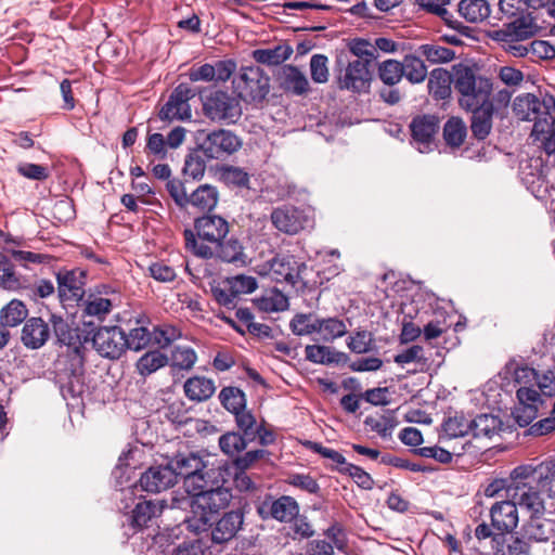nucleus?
<instances>
[{"instance_id": "f257e3e1", "label": "nucleus", "mask_w": 555, "mask_h": 555, "mask_svg": "<svg viewBox=\"0 0 555 555\" xmlns=\"http://www.w3.org/2000/svg\"><path fill=\"white\" fill-rule=\"evenodd\" d=\"M51 321L55 344L68 347L67 353L59 357L55 362L57 377L63 383L62 389H66L75 396L82 392L85 373V357L79 328L64 317H53Z\"/></svg>"}, {"instance_id": "f03ea898", "label": "nucleus", "mask_w": 555, "mask_h": 555, "mask_svg": "<svg viewBox=\"0 0 555 555\" xmlns=\"http://www.w3.org/2000/svg\"><path fill=\"white\" fill-rule=\"evenodd\" d=\"M453 85L459 93V105L463 109L495 104L493 80L480 74L478 68L463 64L453 65Z\"/></svg>"}, {"instance_id": "7ed1b4c3", "label": "nucleus", "mask_w": 555, "mask_h": 555, "mask_svg": "<svg viewBox=\"0 0 555 555\" xmlns=\"http://www.w3.org/2000/svg\"><path fill=\"white\" fill-rule=\"evenodd\" d=\"M230 499L231 493L229 490L219 486H212L201 495L188 499V504L194 508L195 514H197V509H201L198 517L194 516L188 520V528L196 533L208 530L212 526L214 515L221 508H224L229 504Z\"/></svg>"}, {"instance_id": "20e7f679", "label": "nucleus", "mask_w": 555, "mask_h": 555, "mask_svg": "<svg viewBox=\"0 0 555 555\" xmlns=\"http://www.w3.org/2000/svg\"><path fill=\"white\" fill-rule=\"evenodd\" d=\"M230 232L229 221L215 214H205L201 217L195 218L194 229H185L183 231L184 247L185 249L197 257L196 248H194L190 242L193 240L197 245H216L222 238H225Z\"/></svg>"}, {"instance_id": "39448f33", "label": "nucleus", "mask_w": 555, "mask_h": 555, "mask_svg": "<svg viewBox=\"0 0 555 555\" xmlns=\"http://www.w3.org/2000/svg\"><path fill=\"white\" fill-rule=\"evenodd\" d=\"M535 30L534 17L527 15L505 24L501 29L492 30L490 37L494 41L506 44L504 46L505 51L513 56L524 57L530 55L529 44L525 46L519 41L531 38Z\"/></svg>"}, {"instance_id": "423d86ee", "label": "nucleus", "mask_w": 555, "mask_h": 555, "mask_svg": "<svg viewBox=\"0 0 555 555\" xmlns=\"http://www.w3.org/2000/svg\"><path fill=\"white\" fill-rule=\"evenodd\" d=\"M555 106V101L551 96L548 101L544 100L543 103L539 98L532 93H525L516 96L513 103V112L520 120H534L532 128V135L543 142L545 137H548V127L551 126L554 117L550 113H545L544 118H540L541 108L548 109Z\"/></svg>"}, {"instance_id": "0eeeda50", "label": "nucleus", "mask_w": 555, "mask_h": 555, "mask_svg": "<svg viewBox=\"0 0 555 555\" xmlns=\"http://www.w3.org/2000/svg\"><path fill=\"white\" fill-rule=\"evenodd\" d=\"M370 67L362 60H350L347 55H339L334 68L338 89L353 93L367 92L372 82Z\"/></svg>"}, {"instance_id": "6e6552de", "label": "nucleus", "mask_w": 555, "mask_h": 555, "mask_svg": "<svg viewBox=\"0 0 555 555\" xmlns=\"http://www.w3.org/2000/svg\"><path fill=\"white\" fill-rule=\"evenodd\" d=\"M203 114L214 122L235 124L242 116L240 100L228 91L214 90L207 95L201 93Z\"/></svg>"}, {"instance_id": "1a4fd4ad", "label": "nucleus", "mask_w": 555, "mask_h": 555, "mask_svg": "<svg viewBox=\"0 0 555 555\" xmlns=\"http://www.w3.org/2000/svg\"><path fill=\"white\" fill-rule=\"evenodd\" d=\"M543 492L529 479L516 477L515 468L511 472L507 498L515 506L529 515L545 514Z\"/></svg>"}, {"instance_id": "9d476101", "label": "nucleus", "mask_w": 555, "mask_h": 555, "mask_svg": "<svg viewBox=\"0 0 555 555\" xmlns=\"http://www.w3.org/2000/svg\"><path fill=\"white\" fill-rule=\"evenodd\" d=\"M237 96L246 103H261L270 92V78L258 66L243 67L233 80Z\"/></svg>"}, {"instance_id": "9b49d317", "label": "nucleus", "mask_w": 555, "mask_h": 555, "mask_svg": "<svg viewBox=\"0 0 555 555\" xmlns=\"http://www.w3.org/2000/svg\"><path fill=\"white\" fill-rule=\"evenodd\" d=\"M513 90L506 88L498 89L495 92V104H489L482 107L465 109L472 113L470 131L478 141L486 140L491 133L493 126V116L505 111L512 100Z\"/></svg>"}, {"instance_id": "f8f14e48", "label": "nucleus", "mask_w": 555, "mask_h": 555, "mask_svg": "<svg viewBox=\"0 0 555 555\" xmlns=\"http://www.w3.org/2000/svg\"><path fill=\"white\" fill-rule=\"evenodd\" d=\"M197 146L207 159L224 160L241 149L242 141L230 130L217 129L199 134Z\"/></svg>"}, {"instance_id": "ddd939ff", "label": "nucleus", "mask_w": 555, "mask_h": 555, "mask_svg": "<svg viewBox=\"0 0 555 555\" xmlns=\"http://www.w3.org/2000/svg\"><path fill=\"white\" fill-rule=\"evenodd\" d=\"M190 242L192 246L196 248L198 258L207 260L217 259L235 266H245L247 263L248 256L245 253L243 243L237 237H225L216 245L209 246L197 245L193 238L190 240Z\"/></svg>"}, {"instance_id": "4468645a", "label": "nucleus", "mask_w": 555, "mask_h": 555, "mask_svg": "<svg viewBox=\"0 0 555 555\" xmlns=\"http://www.w3.org/2000/svg\"><path fill=\"white\" fill-rule=\"evenodd\" d=\"M466 421L467 429L459 433L453 430V438L464 436L469 433L476 438L485 437L492 439L494 436H501L503 433L512 431L517 424L519 427H527L533 418H461Z\"/></svg>"}, {"instance_id": "2eb2a0df", "label": "nucleus", "mask_w": 555, "mask_h": 555, "mask_svg": "<svg viewBox=\"0 0 555 555\" xmlns=\"http://www.w3.org/2000/svg\"><path fill=\"white\" fill-rule=\"evenodd\" d=\"M270 221L281 233L296 235L310 227L312 219L306 209L284 204L272 209Z\"/></svg>"}, {"instance_id": "dca6fc26", "label": "nucleus", "mask_w": 555, "mask_h": 555, "mask_svg": "<svg viewBox=\"0 0 555 555\" xmlns=\"http://www.w3.org/2000/svg\"><path fill=\"white\" fill-rule=\"evenodd\" d=\"M198 91L188 83H179L170 93L167 102L160 107L158 118L163 121L189 120L192 117L190 100Z\"/></svg>"}, {"instance_id": "f3484780", "label": "nucleus", "mask_w": 555, "mask_h": 555, "mask_svg": "<svg viewBox=\"0 0 555 555\" xmlns=\"http://www.w3.org/2000/svg\"><path fill=\"white\" fill-rule=\"evenodd\" d=\"M92 346L102 358L118 360L127 350L126 332L117 325L101 326L93 333Z\"/></svg>"}, {"instance_id": "a211bd4d", "label": "nucleus", "mask_w": 555, "mask_h": 555, "mask_svg": "<svg viewBox=\"0 0 555 555\" xmlns=\"http://www.w3.org/2000/svg\"><path fill=\"white\" fill-rule=\"evenodd\" d=\"M516 477L531 480L550 499H555V457L538 465L524 464L515 467Z\"/></svg>"}, {"instance_id": "6ab92c4d", "label": "nucleus", "mask_w": 555, "mask_h": 555, "mask_svg": "<svg viewBox=\"0 0 555 555\" xmlns=\"http://www.w3.org/2000/svg\"><path fill=\"white\" fill-rule=\"evenodd\" d=\"M87 272L81 269H62L56 273L57 296L61 302H79L85 297Z\"/></svg>"}, {"instance_id": "aec40b11", "label": "nucleus", "mask_w": 555, "mask_h": 555, "mask_svg": "<svg viewBox=\"0 0 555 555\" xmlns=\"http://www.w3.org/2000/svg\"><path fill=\"white\" fill-rule=\"evenodd\" d=\"M53 317L63 315L50 312L47 321L41 317H31L25 321L21 333V341L27 349H40L49 341L52 335L54 336L51 321Z\"/></svg>"}, {"instance_id": "412c9836", "label": "nucleus", "mask_w": 555, "mask_h": 555, "mask_svg": "<svg viewBox=\"0 0 555 555\" xmlns=\"http://www.w3.org/2000/svg\"><path fill=\"white\" fill-rule=\"evenodd\" d=\"M307 266L293 255H276L269 261V276L276 283L296 286L301 282V272Z\"/></svg>"}, {"instance_id": "4be33fe9", "label": "nucleus", "mask_w": 555, "mask_h": 555, "mask_svg": "<svg viewBox=\"0 0 555 555\" xmlns=\"http://www.w3.org/2000/svg\"><path fill=\"white\" fill-rule=\"evenodd\" d=\"M440 129V119L436 115L423 114L413 117L410 124L411 135L421 153L429 152Z\"/></svg>"}, {"instance_id": "5701e85b", "label": "nucleus", "mask_w": 555, "mask_h": 555, "mask_svg": "<svg viewBox=\"0 0 555 555\" xmlns=\"http://www.w3.org/2000/svg\"><path fill=\"white\" fill-rule=\"evenodd\" d=\"M258 514L262 519L272 518L280 522H291L298 516L299 505L289 495H282L275 500L270 498L258 506Z\"/></svg>"}, {"instance_id": "b1692460", "label": "nucleus", "mask_w": 555, "mask_h": 555, "mask_svg": "<svg viewBox=\"0 0 555 555\" xmlns=\"http://www.w3.org/2000/svg\"><path fill=\"white\" fill-rule=\"evenodd\" d=\"M176 485V474L169 465L151 466L139 479L141 490L152 493L165 491Z\"/></svg>"}, {"instance_id": "393cba45", "label": "nucleus", "mask_w": 555, "mask_h": 555, "mask_svg": "<svg viewBox=\"0 0 555 555\" xmlns=\"http://www.w3.org/2000/svg\"><path fill=\"white\" fill-rule=\"evenodd\" d=\"M490 520L496 532L513 533L519 522L518 509L509 498L495 502L490 508Z\"/></svg>"}, {"instance_id": "a878e982", "label": "nucleus", "mask_w": 555, "mask_h": 555, "mask_svg": "<svg viewBox=\"0 0 555 555\" xmlns=\"http://www.w3.org/2000/svg\"><path fill=\"white\" fill-rule=\"evenodd\" d=\"M165 505L159 501L145 500L137 503L131 514L127 516L128 526L138 532L152 526V522L160 516Z\"/></svg>"}, {"instance_id": "bb28decb", "label": "nucleus", "mask_w": 555, "mask_h": 555, "mask_svg": "<svg viewBox=\"0 0 555 555\" xmlns=\"http://www.w3.org/2000/svg\"><path fill=\"white\" fill-rule=\"evenodd\" d=\"M244 515L240 509L224 513V515L215 522L211 529V540L214 543L222 544L232 540L241 529Z\"/></svg>"}, {"instance_id": "cd10ccee", "label": "nucleus", "mask_w": 555, "mask_h": 555, "mask_svg": "<svg viewBox=\"0 0 555 555\" xmlns=\"http://www.w3.org/2000/svg\"><path fill=\"white\" fill-rule=\"evenodd\" d=\"M522 533L528 540L546 542L555 535V522L544 517V514L529 515L522 526Z\"/></svg>"}, {"instance_id": "c85d7f7f", "label": "nucleus", "mask_w": 555, "mask_h": 555, "mask_svg": "<svg viewBox=\"0 0 555 555\" xmlns=\"http://www.w3.org/2000/svg\"><path fill=\"white\" fill-rule=\"evenodd\" d=\"M492 551L494 555H531L529 543L512 533L496 532L492 539Z\"/></svg>"}, {"instance_id": "c756f323", "label": "nucleus", "mask_w": 555, "mask_h": 555, "mask_svg": "<svg viewBox=\"0 0 555 555\" xmlns=\"http://www.w3.org/2000/svg\"><path fill=\"white\" fill-rule=\"evenodd\" d=\"M305 357L312 363L325 365H345L350 361L347 353L321 345H307L305 348Z\"/></svg>"}, {"instance_id": "7c9ffc66", "label": "nucleus", "mask_w": 555, "mask_h": 555, "mask_svg": "<svg viewBox=\"0 0 555 555\" xmlns=\"http://www.w3.org/2000/svg\"><path fill=\"white\" fill-rule=\"evenodd\" d=\"M279 79L281 88L286 92L302 95L309 91V81L306 75L296 66H283Z\"/></svg>"}, {"instance_id": "2f4dec72", "label": "nucleus", "mask_w": 555, "mask_h": 555, "mask_svg": "<svg viewBox=\"0 0 555 555\" xmlns=\"http://www.w3.org/2000/svg\"><path fill=\"white\" fill-rule=\"evenodd\" d=\"M169 465L176 474V482L181 477L183 480L193 473L202 472L207 468L203 457L193 453H178L169 461Z\"/></svg>"}, {"instance_id": "473e14b6", "label": "nucleus", "mask_w": 555, "mask_h": 555, "mask_svg": "<svg viewBox=\"0 0 555 555\" xmlns=\"http://www.w3.org/2000/svg\"><path fill=\"white\" fill-rule=\"evenodd\" d=\"M27 278L16 273L14 262L3 251L0 255V286L8 291L22 292Z\"/></svg>"}, {"instance_id": "72a5a7b5", "label": "nucleus", "mask_w": 555, "mask_h": 555, "mask_svg": "<svg viewBox=\"0 0 555 555\" xmlns=\"http://www.w3.org/2000/svg\"><path fill=\"white\" fill-rule=\"evenodd\" d=\"M185 396L193 401H206L216 391V386L212 379L205 376H193L185 380L184 386Z\"/></svg>"}, {"instance_id": "f704fd0d", "label": "nucleus", "mask_w": 555, "mask_h": 555, "mask_svg": "<svg viewBox=\"0 0 555 555\" xmlns=\"http://www.w3.org/2000/svg\"><path fill=\"white\" fill-rule=\"evenodd\" d=\"M428 92L435 100H447L451 96V72L443 67L433 69L428 78Z\"/></svg>"}, {"instance_id": "c9c22d12", "label": "nucleus", "mask_w": 555, "mask_h": 555, "mask_svg": "<svg viewBox=\"0 0 555 555\" xmlns=\"http://www.w3.org/2000/svg\"><path fill=\"white\" fill-rule=\"evenodd\" d=\"M219 193L216 186L202 184L189 196V205L203 211H211L218 204Z\"/></svg>"}, {"instance_id": "e433bc0d", "label": "nucleus", "mask_w": 555, "mask_h": 555, "mask_svg": "<svg viewBox=\"0 0 555 555\" xmlns=\"http://www.w3.org/2000/svg\"><path fill=\"white\" fill-rule=\"evenodd\" d=\"M457 12L469 23H480L489 17L491 10L487 0H461Z\"/></svg>"}, {"instance_id": "4c0bfd02", "label": "nucleus", "mask_w": 555, "mask_h": 555, "mask_svg": "<svg viewBox=\"0 0 555 555\" xmlns=\"http://www.w3.org/2000/svg\"><path fill=\"white\" fill-rule=\"evenodd\" d=\"M293 53L288 44H278L270 49H257L253 51V57L257 63L266 65H280Z\"/></svg>"}, {"instance_id": "58836bf2", "label": "nucleus", "mask_w": 555, "mask_h": 555, "mask_svg": "<svg viewBox=\"0 0 555 555\" xmlns=\"http://www.w3.org/2000/svg\"><path fill=\"white\" fill-rule=\"evenodd\" d=\"M207 158L198 146L192 150L186 156L183 166V175L192 180L199 181L206 172Z\"/></svg>"}, {"instance_id": "ea45409f", "label": "nucleus", "mask_w": 555, "mask_h": 555, "mask_svg": "<svg viewBox=\"0 0 555 555\" xmlns=\"http://www.w3.org/2000/svg\"><path fill=\"white\" fill-rule=\"evenodd\" d=\"M127 349L140 351L153 341V334L145 326V319H135V326L126 334Z\"/></svg>"}, {"instance_id": "a19ab883", "label": "nucleus", "mask_w": 555, "mask_h": 555, "mask_svg": "<svg viewBox=\"0 0 555 555\" xmlns=\"http://www.w3.org/2000/svg\"><path fill=\"white\" fill-rule=\"evenodd\" d=\"M219 400L222 406L234 416H240L246 408L245 393L237 387L229 386L222 388L219 393Z\"/></svg>"}, {"instance_id": "79ce46f5", "label": "nucleus", "mask_w": 555, "mask_h": 555, "mask_svg": "<svg viewBox=\"0 0 555 555\" xmlns=\"http://www.w3.org/2000/svg\"><path fill=\"white\" fill-rule=\"evenodd\" d=\"M26 305L18 299H12L0 310V321L8 327H15L28 319Z\"/></svg>"}, {"instance_id": "37998d69", "label": "nucleus", "mask_w": 555, "mask_h": 555, "mask_svg": "<svg viewBox=\"0 0 555 555\" xmlns=\"http://www.w3.org/2000/svg\"><path fill=\"white\" fill-rule=\"evenodd\" d=\"M301 443L306 449L311 450V451L320 454L324 459L330 460L331 464H328V467L332 470L338 472L339 474H344L345 467L350 464L346 461L345 456L341 453H339L338 451H336L334 449L323 447L319 442L306 440Z\"/></svg>"}, {"instance_id": "c03bdc74", "label": "nucleus", "mask_w": 555, "mask_h": 555, "mask_svg": "<svg viewBox=\"0 0 555 555\" xmlns=\"http://www.w3.org/2000/svg\"><path fill=\"white\" fill-rule=\"evenodd\" d=\"M168 363V357L159 350L145 352L137 362V371L142 376H149Z\"/></svg>"}, {"instance_id": "a18cd8bd", "label": "nucleus", "mask_w": 555, "mask_h": 555, "mask_svg": "<svg viewBox=\"0 0 555 555\" xmlns=\"http://www.w3.org/2000/svg\"><path fill=\"white\" fill-rule=\"evenodd\" d=\"M318 333L324 341H333L347 333L345 322L338 318H318Z\"/></svg>"}, {"instance_id": "49530a36", "label": "nucleus", "mask_w": 555, "mask_h": 555, "mask_svg": "<svg viewBox=\"0 0 555 555\" xmlns=\"http://www.w3.org/2000/svg\"><path fill=\"white\" fill-rule=\"evenodd\" d=\"M402 62L397 60H386L378 64L377 74L378 78L388 87H393L401 81L404 75Z\"/></svg>"}, {"instance_id": "de8ad7c7", "label": "nucleus", "mask_w": 555, "mask_h": 555, "mask_svg": "<svg viewBox=\"0 0 555 555\" xmlns=\"http://www.w3.org/2000/svg\"><path fill=\"white\" fill-rule=\"evenodd\" d=\"M348 50L354 57L353 60H362L365 65L371 66L372 62L378 57L373 42L363 38H354L348 42Z\"/></svg>"}, {"instance_id": "09e8293b", "label": "nucleus", "mask_w": 555, "mask_h": 555, "mask_svg": "<svg viewBox=\"0 0 555 555\" xmlns=\"http://www.w3.org/2000/svg\"><path fill=\"white\" fill-rule=\"evenodd\" d=\"M22 293L37 301L52 296L55 293V287L53 282L47 279H37L34 282L27 279Z\"/></svg>"}, {"instance_id": "8fccbe9b", "label": "nucleus", "mask_w": 555, "mask_h": 555, "mask_svg": "<svg viewBox=\"0 0 555 555\" xmlns=\"http://www.w3.org/2000/svg\"><path fill=\"white\" fill-rule=\"evenodd\" d=\"M404 75L411 83H421L427 77V67L423 60L415 55H405L402 62Z\"/></svg>"}, {"instance_id": "3c124183", "label": "nucleus", "mask_w": 555, "mask_h": 555, "mask_svg": "<svg viewBox=\"0 0 555 555\" xmlns=\"http://www.w3.org/2000/svg\"><path fill=\"white\" fill-rule=\"evenodd\" d=\"M209 478L210 476L206 468L202 472L191 474L183 480V487L185 492L190 495V499L201 495L204 491L214 486L210 483Z\"/></svg>"}, {"instance_id": "603ef678", "label": "nucleus", "mask_w": 555, "mask_h": 555, "mask_svg": "<svg viewBox=\"0 0 555 555\" xmlns=\"http://www.w3.org/2000/svg\"><path fill=\"white\" fill-rule=\"evenodd\" d=\"M114 306L113 298H104L95 294H90L83 311L87 315L103 320L112 311Z\"/></svg>"}, {"instance_id": "864d4df0", "label": "nucleus", "mask_w": 555, "mask_h": 555, "mask_svg": "<svg viewBox=\"0 0 555 555\" xmlns=\"http://www.w3.org/2000/svg\"><path fill=\"white\" fill-rule=\"evenodd\" d=\"M519 403L524 406V412L528 416H534L539 412V405L543 402L538 390L531 387H520L516 391Z\"/></svg>"}, {"instance_id": "5fc2aeb1", "label": "nucleus", "mask_w": 555, "mask_h": 555, "mask_svg": "<svg viewBox=\"0 0 555 555\" xmlns=\"http://www.w3.org/2000/svg\"><path fill=\"white\" fill-rule=\"evenodd\" d=\"M220 178L228 186L248 188L249 184V175L240 167L223 166Z\"/></svg>"}, {"instance_id": "6e6d98bb", "label": "nucleus", "mask_w": 555, "mask_h": 555, "mask_svg": "<svg viewBox=\"0 0 555 555\" xmlns=\"http://www.w3.org/2000/svg\"><path fill=\"white\" fill-rule=\"evenodd\" d=\"M219 446L222 452L236 457L246 449L247 443L244 440V436H241L240 433L229 431L219 438Z\"/></svg>"}, {"instance_id": "4d7b16f0", "label": "nucleus", "mask_w": 555, "mask_h": 555, "mask_svg": "<svg viewBox=\"0 0 555 555\" xmlns=\"http://www.w3.org/2000/svg\"><path fill=\"white\" fill-rule=\"evenodd\" d=\"M373 334L366 330L357 331L347 339L348 348L358 354L366 353L373 349Z\"/></svg>"}, {"instance_id": "13d9d810", "label": "nucleus", "mask_w": 555, "mask_h": 555, "mask_svg": "<svg viewBox=\"0 0 555 555\" xmlns=\"http://www.w3.org/2000/svg\"><path fill=\"white\" fill-rule=\"evenodd\" d=\"M211 294L215 300L222 307L227 309H234L237 305V295L231 288V285L228 284V281L224 280L222 283L211 286Z\"/></svg>"}, {"instance_id": "bf43d9fd", "label": "nucleus", "mask_w": 555, "mask_h": 555, "mask_svg": "<svg viewBox=\"0 0 555 555\" xmlns=\"http://www.w3.org/2000/svg\"><path fill=\"white\" fill-rule=\"evenodd\" d=\"M291 330L297 336L318 333V318L312 314H296L291 321Z\"/></svg>"}, {"instance_id": "052dcab7", "label": "nucleus", "mask_w": 555, "mask_h": 555, "mask_svg": "<svg viewBox=\"0 0 555 555\" xmlns=\"http://www.w3.org/2000/svg\"><path fill=\"white\" fill-rule=\"evenodd\" d=\"M10 259L15 263L26 267L27 263H44L48 262L50 257L44 254L33 253L28 250H18L12 248H5L3 250Z\"/></svg>"}, {"instance_id": "680f3d73", "label": "nucleus", "mask_w": 555, "mask_h": 555, "mask_svg": "<svg viewBox=\"0 0 555 555\" xmlns=\"http://www.w3.org/2000/svg\"><path fill=\"white\" fill-rule=\"evenodd\" d=\"M256 304L266 312L283 311L288 307V299L281 292H273L270 296L257 298Z\"/></svg>"}, {"instance_id": "e2e57ef3", "label": "nucleus", "mask_w": 555, "mask_h": 555, "mask_svg": "<svg viewBox=\"0 0 555 555\" xmlns=\"http://www.w3.org/2000/svg\"><path fill=\"white\" fill-rule=\"evenodd\" d=\"M231 288L240 297L243 294H250L258 287L257 279L250 275L237 274L225 279Z\"/></svg>"}, {"instance_id": "0e129e2a", "label": "nucleus", "mask_w": 555, "mask_h": 555, "mask_svg": "<svg viewBox=\"0 0 555 555\" xmlns=\"http://www.w3.org/2000/svg\"><path fill=\"white\" fill-rule=\"evenodd\" d=\"M20 176L35 181H46L50 177V170L47 166L34 163H21L16 167Z\"/></svg>"}, {"instance_id": "69168bd1", "label": "nucleus", "mask_w": 555, "mask_h": 555, "mask_svg": "<svg viewBox=\"0 0 555 555\" xmlns=\"http://www.w3.org/2000/svg\"><path fill=\"white\" fill-rule=\"evenodd\" d=\"M328 59L324 54H314L310 60L311 78L315 83H325L328 80Z\"/></svg>"}, {"instance_id": "338daca9", "label": "nucleus", "mask_w": 555, "mask_h": 555, "mask_svg": "<svg viewBox=\"0 0 555 555\" xmlns=\"http://www.w3.org/2000/svg\"><path fill=\"white\" fill-rule=\"evenodd\" d=\"M197 360L196 352L190 347H178L172 353V366L191 370Z\"/></svg>"}, {"instance_id": "774afa93", "label": "nucleus", "mask_w": 555, "mask_h": 555, "mask_svg": "<svg viewBox=\"0 0 555 555\" xmlns=\"http://www.w3.org/2000/svg\"><path fill=\"white\" fill-rule=\"evenodd\" d=\"M532 62L555 59V47L545 40H533L529 43Z\"/></svg>"}]
</instances>
